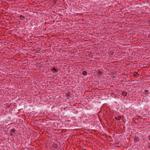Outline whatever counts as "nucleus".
Here are the masks:
<instances>
[{"mask_svg": "<svg viewBox=\"0 0 150 150\" xmlns=\"http://www.w3.org/2000/svg\"><path fill=\"white\" fill-rule=\"evenodd\" d=\"M11 60L10 59V66L11 65V66H15L16 64L15 62H13V60H14V59L13 57L11 58Z\"/></svg>", "mask_w": 150, "mask_h": 150, "instance_id": "7ed1b4c3", "label": "nucleus"}, {"mask_svg": "<svg viewBox=\"0 0 150 150\" xmlns=\"http://www.w3.org/2000/svg\"><path fill=\"white\" fill-rule=\"evenodd\" d=\"M10 124L11 125V127L12 128H13L12 126H14V125H16V123H11V124L10 123Z\"/></svg>", "mask_w": 150, "mask_h": 150, "instance_id": "2eb2a0df", "label": "nucleus"}, {"mask_svg": "<svg viewBox=\"0 0 150 150\" xmlns=\"http://www.w3.org/2000/svg\"><path fill=\"white\" fill-rule=\"evenodd\" d=\"M10 108H11L13 106V108H16V106L15 105V103L14 104L13 103H10Z\"/></svg>", "mask_w": 150, "mask_h": 150, "instance_id": "1a4fd4ad", "label": "nucleus"}, {"mask_svg": "<svg viewBox=\"0 0 150 150\" xmlns=\"http://www.w3.org/2000/svg\"><path fill=\"white\" fill-rule=\"evenodd\" d=\"M115 118L117 120H119L121 118V117L120 116H115Z\"/></svg>", "mask_w": 150, "mask_h": 150, "instance_id": "9b49d317", "label": "nucleus"}, {"mask_svg": "<svg viewBox=\"0 0 150 150\" xmlns=\"http://www.w3.org/2000/svg\"><path fill=\"white\" fill-rule=\"evenodd\" d=\"M116 144H118V143H116Z\"/></svg>", "mask_w": 150, "mask_h": 150, "instance_id": "b1692460", "label": "nucleus"}, {"mask_svg": "<svg viewBox=\"0 0 150 150\" xmlns=\"http://www.w3.org/2000/svg\"><path fill=\"white\" fill-rule=\"evenodd\" d=\"M19 17L22 20H23L25 18L24 16H23L22 15H20L19 16Z\"/></svg>", "mask_w": 150, "mask_h": 150, "instance_id": "ddd939ff", "label": "nucleus"}, {"mask_svg": "<svg viewBox=\"0 0 150 150\" xmlns=\"http://www.w3.org/2000/svg\"><path fill=\"white\" fill-rule=\"evenodd\" d=\"M149 93H149V91L148 90H146L144 91V94H146V95H147Z\"/></svg>", "mask_w": 150, "mask_h": 150, "instance_id": "4468645a", "label": "nucleus"}, {"mask_svg": "<svg viewBox=\"0 0 150 150\" xmlns=\"http://www.w3.org/2000/svg\"><path fill=\"white\" fill-rule=\"evenodd\" d=\"M15 5H13L12 6H10V21H11L12 19L10 18L12 17L13 18H15V16H13L14 14L16 13L17 10H16V7H15Z\"/></svg>", "mask_w": 150, "mask_h": 150, "instance_id": "f257e3e1", "label": "nucleus"}, {"mask_svg": "<svg viewBox=\"0 0 150 150\" xmlns=\"http://www.w3.org/2000/svg\"><path fill=\"white\" fill-rule=\"evenodd\" d=\"M148 147L149 148H150V143H149L148 144Z\"/></svg>", "mask_w": 150, "mask_h": 150, "instance_id": "f3484780", "label": "nucleus"}, {"mask_svg": "<svg viewBox=\"0 0 150 150\" xmlns=\"http://www.w3.org/2000/svg\"><path fill=\"white\" fill-rule=\"evenodd\" d=\"M16 51L14 49H13V48H12V49L11 48H10V54H13L15 52V51Z\"/></svg>", "mask_w": 150, "mask_h": 150, "instance_id": "423d86ee", "label": "nucleus"}, {"mask_svg": "<svg viewBox=\"0 0 150 150\" xmlns=\"http://www.w3.org/2000/svg\"><path fill=\"white\" fill-rule=\"evenodd\" d=\"M11 78L10 79V81H11Z\"/></svg>", "mask_w": 150, "mask_h": 150, "instance_id": "393cba45", "label": "nucleus"}, {"mask_svg": "<svg viewBox=\"0 0 150 150\" xmlns=\"http://www.w3.org/2000/svg\"><path fill=\"white\" fill-rule=\"evenodd\" d=\"M11 148V150H14L15 149V146H14L13 144H11L10 146V148Z\"/></svg>", "mask_w": 150, "mask_h": 150, "instance_id": "9d476101", "label": "nucleus"}, {"mask_svg": "<svg viewBox=\"0 0 150 150\" xmlns=\"http://www.w3.org/2000/svg\"><path fill=\"white\" fill-rule=\"evenodd\" d=\"M115 146H117V147H120V146H118V145Z\"/></svg>", "mask_w": 150, "mask_h": 150, "instance_id": "aec40b11", "label": "nucleus"}, {"mask_svg": "<svg viewBox=\"0 0 150 150\" xmlns=\"http://www.w3.org/2000/svg\"><path fill=\"white\" fill-rule=\"evenodd\" d=\"M82 74L84 76L86 75L87 74V72L86 71H83L82 72Z\"/></svg>", "mask_w": 150, "mask_h": 150, "instance_id": "f8f14e48", "label": "nucleus"}, {"mask_svg": "<svg viewBox=\"0 0 150 150\" xmlns=\"http://www.w3.org/2000/svg\"><path fill=\"white\" fill-rule=\"evenodd\" d=\"M10 37H11V36L10 35ZM11 38V37H10V38Z\"/></svg>", "mask_w": 150, "mask_h": 150, "instance_id": "a878e982", "label": "nucleus"}, {"mask_svg": "<svg viewBox=\"0 0 150 150\" xmlns=\"http://www.w3.org/2000/svg\"><path fill=\"white\" fill-rule=\"evenodd\" d=\"M10 4H11L10 3ZM11 4H12L11 3Z\"/></svg>", "mask_w": 150, "mask_h": 150, "instance_id": "4be33fe9", "label": "nucleus"}, {"mask_svg": "<svg viewBox=\"0 0 150 150\" xmlns=\"http://www.w3.org/2000/svg\"><path fill=\"white\" fill-rule=\"evenodd\" d=\"M11 35V36H12L13 35V34L11 33H10V35ZM13 36H14V35H13Z\"/></svg>", "mask_w": 150, "mask_h": 150, "instance_id": "412c9836", "label": "nucleus"}, {"mask_svg": "<svg viewBox=\"0 0 150 150\" xmlns=\"http://www.w3.org/2000/svg\"><path fill=\"white\" fill-rule=\"evenodd\" d=\"M133 75L134 77H139V74L135 72L134 73Z\"/></svg>", "mask_w": 150, "mask_h": 150, "instance_id": "6e6552de", "label": "nucleus"}, {"mask_svg": "<svg viewBox=\"0 0 150 150\" xmlns=\"http://www.w3.org/2000/svg\"><path fill=\"white\" fill-rule=\"evenodd\" d=\"M10 27L12 29H11V30H10V33L11 32H12V31H13V28H12L10 26Z\"/></svg>", "mask_w": 150, "mask_h": 150, "instance_id": "dca6fc26", "label": "nucleus"}, {"mask_svg": "<svg viewBox=\"0 0 150 150\" xmlns=\"http://www.w3.org/2000/svg\"><path fill=\"white\" fill-rule=\"evenodd\" d=\"M140 141V139L139 137L135 136L134 138V141L135 142H138Z\"/></svg>", "mask_w": 150, "mask_h": 150, "instance_id": "39448f33", "label": "nucleus"}, {"mask_svg": "<svg viewBox=\"0 0 150 150\" xmlns=\"http://www.w3.org/2000/svg\"><path fill=\"white\" fill-rule=\"evenodd\" d=\"M51 70L52 71L53 73H54L57 72L58 71V70L57 69L55 68L54 67H53L51 68Z\"/></svg>", "mask_w": 150, "mask_h": 150, "instance_id": "20e7f679", "label": "nucleus"}, {"mask_svg": "<svg viewBox=\"0 0 150 150\" xmlns=\"http://www.w3.org/2000/svg\"><path fill=\"white\" fill-rule=\"evenodd\" d=\"M11 109H10V110H11ZM12 109V110H13V109Z\"/></svg>", "mask_w": 150, "mask_h": 150, "instance_id": "5701e85b", "label": "nucleus"}, {"mask_svg": "<svg viewBox=\"0 0 150 150\" xmlns=\"http://www.w3.org/2000/svg\"><path fill=\"white\" fill-rule=\"evenodd\" d=\"M13 74H15L14 73H13V74H11V72H10V78H11V75H13Z\"/></svg>", "mask_w": 150, "mask_h": 150, "instance_id": "a211bd4d", "label": "nucleus"}, {"mask_svg": "<svg viewBox=\"0 0 150 150\" xmlns=\"http://www.w3.org/2000/svg\"><path fill=\"white\" fill-rule=\"evenodd\" d=\"M148 139L150 141V135L149 136Z\"/></svg>", "mask_w": 150, "mask_h": 150, "instance_id": "6ab92c4d", "label": "nucleus"}, {"mask_svg": "<svg viewBox=\"0 0 150 150\" xmlns=\"http://www.w3.org/2000/svg\"><path fill=\"white\" fill-rule=\"evenodd\" d=\"M127 92L126 91H124L121 94H122V96L124 97H125V96H127Z\"/></svg>", "mask_w": 150, "mask_h": 150, "instance_id": "0eeeda50", "label": "nucleus"}, {"mask_svg": "<svg viewBox=\"0 0 150 150\" xmlns=\"http://www.w3.org/2000/svg\"><path fill=\"white\" fill-rule=\"evenodd\" d=\"M17 129V127L14 126V128H12L10 130V136H12L15 137L17 136V131L16 130V129Z\"/></svg>", "mask_w": 150, "mask_h": 150, "instance_id": "f03ea898", "label": "nucleus"}]
</instances>
